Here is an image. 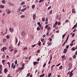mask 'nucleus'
Listing matches in <instances>:
<instances>
[{"mask_svg": "<svg viewBox=\"0 0 77 77\" xmlns=\"http://www.w3.org/2000/svg\"><path fill=\"white\" fill-rule=\"evenodd\" d=\"M57 23H58L57 21H56V22H55V23L54 24L56 26V25H57Z\"/></svg>", "mask_w": 77, "mask_h": 77, "instance_id": "72a5a7b5", "label": "nucleus"}, {"mask_svg": "<svg viewBox=\"0 0 77 77\" xmlns=\"http://www.w3.org/2000/svg\"><path fill=\"white\" fill-rule=\"evenodd\" d=\"M64 57H65V55H63V56H62L61 57L62 59H63V58H64Z\"/></svg>", "mask_w": 77, "mask_h": 77, "instance_id": "09e8293b", "label": "nucleus"}, {"mask_svg": "<svg viewBox=\"0 0 77 77\" xmlns=\"http://www.w3.org/2000/svg\"><path fill=\"white\" fill-rule=\"evenodd\" d=\"M42 21H45V19L44 18V17H43L42 18Z\"/></svg>", "mask_w": 77, "mask_h": 77, "instance_id": "c9c22d12", "label": "nucleus"}, {"mask_svg": "<svg viewBox=\"0 0 77 77\" xmlns=\"http://www.w3.org/2000/svg\"><path fill=\"white\" fill-rule=\"evenodd\" d=\"M8 4L10 6H14V4L10 2H8Z\"/></svg>", "mask_w": 77, "mask_h": 77, "instance_id": "7ed1b4c3", "label": "nucleus"}, {"mask_svg": "<svg viewBox=\"0 0 77 77\" xmlns=\"http://www.w3.org/2000/svg\"><path fill=\"white\" fill-rule=\"evenodd\" d=\"M63 68L62 66H61L59 68V69H62Z\"/></svg>", "mask_w": 77, "mask_h": 77, "instance_id": "a211bd4d", "label": "nucleus"}, {"mask_svg": "<svg viewBox=\"0 0 77 77\" xmlns=\"http://www.w3.org/2000/svg\"><path fill=\"white\" fill-rule=\"evenodd\" d=\"M2 2L3 4H5L6 3V1L5 0H2Z\"/></svg>", "mask_w": 77, "mask_h": 77, "instance_id": "9b49d317", "label": "nucleus"}, {"mask_svg": "<svg viewBox=\"0 0 77 77\" xmlns=\"http://www.w3.org/2000/svg\"><path fill=\"white\" fill-rule=\"evenodd\" d=\"M2 58H3V59H5V55L2 56Z\"/></svg>", "mask_w": 77, "mask_h": 77, "instance_id": "a19ab883", "label": "nucleus"}, {"mask_svg": "<svg viewBox=\"0 0 77 77\" xmlns=\"http://www.w3.org/2000/svg\"><path fill=\"white\" fill-rule=\"evenodd\" d=\"M38 62L34 61L33 64H34V65H36V64H38Z\"/></svg>", "mask_w": 77, "mask_h": 77, "instance_id": "9d476101", "label": "nucleus"}, {"mask_svg": "<svg viewBox=\"0 0 77 77\" xmlns=\"http://www.w3.org/2000/svg\"><path fill=\"white\" fill-rule=\"evenodd\" d=\"M2 48H3V49L5 50H7V48H6V47H3Z\"/></svg>", "mask_w": 77, "mask_h": 77, "instance_id": "bb28decb", "label": "nucleus"}, {"mask_svg": "<svg viewBox=\"0 0 77 77\" xmlns=\"http://www.w3.org/2000/svg\"><path fill=\"white\" fill-rule=\"evenodd\" d=\"M35 46H36V45L35 44L33 45H32V47H35Z\"/></svg>", "mask_w": 77, "mask_h": 77, "instance_id": "3c124183", "label": "nucleus"}, {"mask_svg": "<svg viewBox=\"0 0 77 77\" xmlns=\"http://www.w3.org/2000/svg\"><path fill=\"white\" fill-rule=\"evenodd\" d=\"M17 53H18V51L17 50H15L14 52V54H15Z\"/></svg>", "mask_w": 77, "mask_h": 77, "instance_id": "f3484780", "label": "nucleus"}, {"mask_svg": "<svg viewBox=\"0 0 77 77\" xmlns=\"http://www.w3.org/2000/svg\"><path fill=\"white\" fill-rule=\"evenodd\" d=\"M9 30H10V32H13L14 31V28H9Z\"/></svg>", "mask_w": 77, "mask_h": 77, "instance_id": "423d86ee", "label": "nucleus"}, {"mask_svg": "<svg viewBox=\"0 0 77 77\" xmlns=\"http://www.w3.org/2000/svg\"><path fill=\"white\" fill-rule=\"evenodd\" d=\"M52 59V55H51L50 56V60H51Z\"/></svg>", "mask_w": 77, "mask_h": 77, "instance_id": "473e14b6", "label": "nucleus"}, {"mask_svg": "<svg viewBox=\"0 0 77 77\" xmlns=\"http://www.w3.org/2000/svg\"><path fill=\"white\" fill-rule=\"evenodd\" d=\"M40 29H42V30H43V26H40Z\"/></svg>", "mask_w": 77, "mask_h": 77, "instance_id": "58836bf2", "label": "nucleus"}, {"mask_svg": "<svg viewBox=\"0 0 77 77\" xmlns=\"http://www.w3.org/2000/svg\"><path fill=\"white\" fill-rule=\"evenodd\" d=\"M72 74H73V73L70 72L69 74V75H70L69 77H72Z\"/></svg>", "mask_w": 77, "mask_h": 77, "instance_id": "ddd939ff", "label": "nucleus"}, {"mask_svg": "<svg viewBox=\"0 0 77 77\" xmlns=\"http://www.w3.org/2000/svg\"><path fill=\"white\" fill-rule=\"evenodd\" d=\"M74 27V28H75H75H76L77 27V25H75L74 26H73Z\"/></svg>", "mask_w": 77, "mask_h": 77, "instance_id": "864d4df0", "label": "nucleus"}, {"mask_svg": "<svg viewBox=\"0 0 77 77\" xmlns=\"http://www.w3.org/2000/svg\"><path fill=\"white\" fill-rule=\"evenodd\" d=\"M45 21H48V18L46 17V18Z\"/></svg>", "mask_w": 77, "mask_h": 77, "instance_id": "603ef678", "label": "nucleus"}, {"mask_svg": "<svg viewBox=\"0 0 77 77\" xmlns=\"http://www.w3.org/2000/svg\"><path fill=\"white\" fill-rule=\"evenodd\" d=\"M41 41L42 42H43V41H44V38H42L41 39Z\"/></svg>", "mask_w": 77, "mask_h": 77, "instance_id": "a18cd8bd", "label": "nucleus"}, {"mask_svg": "<svg viewBox=\"0 0 77 77\" xmlns=\"http://www.w3.org/2000/svg\"><path fill=\"white\" fill-rule=\"evenodd\" d=\"M32 9H33L35 8V5H33L32 6Z\"/></svg>", "mask_w": 77, "mask_h": 77, "instance_id": "6ab92c4d", "label": "nucleus"}, {"mask_svg": "<svg viewBox=\"0 0 77 77\" xmlns=\"http://www.w3.org/2000/svg\"><path fill=\"white\" fill-rule=\"evenodd\" d=\"M44 75H45V74H43L42 75L41 77H44Z\"/></svg>", "mask_w": 77, "mask_h": 77, "instance_id": "0e129e2a", "label": "nucleus"}, {"mask_svg": "<svg viewBox=\"0 0 77 77\" xmlns=\"http://www.w3.org/2000/svg\"><path fill=\"white\" fill-rule=\"evenodd\" d=\"M73 57L74 59H75V57H76V56L75 55H73Z\"/></svg>", "mask_w": 77, "mask_h": 77, "instance_id": "13d9d810", "label": "nucleus"}, {"mask_svg": "<svg viewBox=\"0 0 77 77\" xmlns=\"http://www.w3.org/2000/svg\"><path fill=\"white\" fill-rule=\"evenodd\" d=\"M13 69H14V68H15V67H16V65H14V66L13 67Z\"/></svg>", "mask_w": 77, "mask_h": 77, "instance_id": "e433bc0d", "label": "nucleus"}, {"mask_svg": "<svg viewBox=\"0 0 77 77\" xmlns=\"http://www.w3.org/2000/svg\"><path fill=\"white\" fill-rule=\"evenodd\" d=\"M69 35H68L66 39H67V40H68V38H69Z\"/></svg>", "mask_w": 77, "mask_h": 77, "instance_id": "ea45409f", "label": "nucleus"}, {"mask_svg": "<svg viewBox=\"0 0 77 77\" xmlns=\"http://www.w3.org/2000/svg\"><path fill=\"white\" fill-rule=\"evenodd\" d=\"M60 65V63H59V64H58L56 66H59Z\"/></svg>", "mask_w": 77, "mask_h": 77, "instance_id": "bf43d9fd", "label": "nucleus"}, {"mask_svg": "<svg viewBox=\"0 0 77 77\" xmlns=\"http://www.w3.org/2000/svg\"><path fill=\"white\" fill-rule=\"evenodd\" d=\"M20 11H21V8H19V10L18 11V12H20Z\"/></svg>", "mask_w": 77, "mask_h": 77, "instance_id": "79ce46f5", "label": "nucleus"}, {"mask_svg": "<svg viewBox=\"0 0 77 77\" xmlns=\"http://www.w3.org/2000/svg\"><path fill=\"white\" fill-rule=\"evenodd\" d=\"M6 11L7 12V14H10L11 12V11L8 9H6Z\"/></svg>", "mask_w": 77, "mask_h": 77, "instance_id": "f257e3e1", "label": "nucleus"}, {"mask_svg": "<svg viewBox=\"0 0 77 77\" xmlns=\"http://www.w3.org/2000/svg\"><path fill=\"white\" fill-rule=\"evenodd\" d=\"M72 64L71 63H69V68H72V65H71Z\"/></svg>", "mask_w": 77, "mask_h": 77, "instance_id": "2eb2a0df", "label": "nucleus"}, {"mask_svg": "<svg viewBox=\"0 0 77 77\" xmlns=\"http://www.w3.org/2000/svg\"><path fill=\"white\" fill-rule=\"evenodd\" d=\"M41 42H40V41H39L38 42V45H39V46L40 47V46H41Z\"/></svg>", "mask_w": 77, "mask_h": 77, "instance_id": "4468645a", "label": "nucleus"}, {"mask_svg": "<svg viewBox=\"0 0 77 77\" xmlns=\"http://www.w3.org/2000/svg\"><path fill=\"white\" fill-rule=\"evenodd\" d=\"M5 62V60H2V63H4Z\"/></svg>", "mask_w": 77, "mask_h": 77, "instance_id": "680f3d73", "label": "nucleus"}, {"mask_svg": "<svg viewBox=\"0 0 77 77\" xmlns=\"http://www.w3.org/2000/svg\"><path fill=\"white\" fill-rule=\"evenodd\" d=\"M14 63H12L11 64V67H13V66H14Z\"/></svg>", "mask_w": 77, "mask_h": 77, "instance_id": "5fc2aeb1", "label": "nucleus"}, {"mask_svg": "<svg viewBox=\"0 0 77 77\" xmlns=\"http://www.w3.org/2000/svg\"><path fill=\"white\" fill-rule=\"evenodd\" d=\"M51 9V6H50V7L48 8V10H49V9Z\"/></svg>", "mask_w": 77, "mask_h": 77, "instance_id": "4d7b16f0", "label": "nucleus"}, {"mask_svg": "<svg viewBox=\"0 0 77 77\" xmlns=\"http://www.w3.org/2000/svg\"><path fill=\"white\" fill-rule=\"evenodd\" d=\"M1 33L2 35H5V34H3V32H2Z\"/></svg>", "mask_w": 77, "mask_h": 77, "instance_id": "49530a36", "label": "nucleus"}, {"mask_svg": "<svg viewBox=\"0 0 77 77\" xmlns=\"http://www.w3.org/2000/svg\"><path fill=\"white\" fill-rule=\"evenodd\" d=\"M10 76H11V75H10V74H9L8 75L7 77H10Z\"/></svg>", "mask_w": 77, "mask_h": 77, "instance_id": "e2e57ef3", "label": "nucleus"}, {"mask_svg": "<svg viewBox=\"0 0 77 77\" xmlns=\"http://www.w3.org/2000/svg\"><path fill=\"white\" fill-rule=\"evenodd\" d=\"M20 42H19L18 44V47H19V46H20Z\"/></svg>", "mask_w": 77, "mask_h": 77, "instance_id": "052dcab7", "label": "nucleus"}, {"mask_svg": "<svg viewBox=\"0 0 77 77\" xmlns=\"http://www.w3.org/2000/svg\"><path fill=\"white\" fill-rule=\"evenodd\" d=\"M51 74H52V73H50L48 74V77H50V76L51 75Z\"/></svg>", "mask_w": 77, "mask_h": 77, "instance_id": "aec40b11", "label": "nucleus"}, {"mask_svg": "<svg viewBox=\"0 0 77 77\" xmlns=\"http://www.w3.org/2000/svg\"><path fill=\"white\" fill-rule=\"evenodd\" d=\"M66 48H69V45H67L66 47Z\"/></svg>", "mask_w": 77, "mask_h": 77, "instance_id": "de8ad7c7", "label": "nucleus"}, {"mask_svg": "<svg viewBox=\"0 0 77 77\" xmlns=\"http://www.w3.org/2000/svg\"><path fill=\"white\" fill-rule=\"evenodd\" d=\"M27 49V48L25 47L23 49V50H24V51H26V50Z\"/></svg>", "mask_w": 77, "mask_h": 77, "instance_id": "4be33fe9", "label": "nucleus"}, {"mask_svg": "<svg viewBox=\"0 0 77 77\" xmlns=\"http://www.w3.org/2000/svg\"><path fill=\"white\" fill-rule=\"evenodd\" d=\"M8 72V69H4V72L5 73H6V72Z\"/></svg>", "mask_w": 77, "mask_h": 77, "instance_id": "f8f14e48", "label": "nucleus"}, {"mask_svg": "<svg viewBox=\"0 0 77 77\" xmlns=\"http://www.w3.org/2000/svg\"><path fill=\"white\" fill-rule=\"evenodd\" d=\"M23 9L24 11H26V10H27V8L26 7Z\"/></svg>", "mask_w": 77, "mask_h": 77, "instance_id": "4c0bfd02", "label": "nucleus"}, {"mask_svg": "<svg viewBox=\"0 0 77 77\" xmlns=\"http://www.w3.org/2000/svg\"><path fill=\"white\" fill-rule=\"evenodd\" d=\"M15 64L17 65V60H16L15 62Z\"/></svg>", "mask_w": 77, "mask_h": 77, "instance_id": "8fccbe9b", "label": "nucleus"}, {"mask_svg": "<svg viewBox=\"0 0 77 77\" xmlns=\"http://www.w3.org/2000/svg\"><path fill=\"white\" fill-rule=\"evenodd\" d=\"M22 66H23V67H24V63H23L22 65Z\"/></svg>", "mask_w": 77, "mask_h": 77, "instance_id": "6e6d98bb", "label": "nucleus"}, {"mask_svg": "<svg viewBox=\"0 0 77 77\" xmlns=\"http://www.w3.org/2000/svg\"><path fill=\"white\" fill-rule=\"evenodd\" d=\"M4 8H5V6L4 5H0V8H2V9H3Z\"/></svg>", "mask_w": 77, "mask_h": 77, "instance_id": "1a4fd4ad", "label": "nucleus"}, {"mask_svg": "<svg viewBox=\"0 0 77 77\" xmlns=\"http://www.w3.org/2000/svg\"><path fill=\"white\" fill-rule=\"evenodd\" d=\"M21 35H22V36H24L26 35V32L25 31H23L21 33Z\"/></svg>", "mask_w": 77, "mask_h": 77, "instance_id": "f03ea898", "label": "nucleus"}, {"mask_svg": "<svg viewBox=\"0 0 77 77\" xmlns=\"http://www.w3.org/2000/svg\"><path fill=\"white\" fill-rule=\"evenodd\" d=\"M47 27H48V25H46L45 26V29H47Z\"/></svg>", "mask_w": 77, "mask_h": 77, "instance_id": "2f4dec72", "label": "nucleus"}, {"mask_svg": "<svg viewBox=\"0 0 77 77\" xmlns=\"http://www.w3.org/2000/svg\"><path fill=\"white\" fill-rule=\"evenodd\" d=\"M37 30H41V29L39 28V27H38L37 28Z\"/></svg>", "mask_w": 77, "mask_h": 77, "instance_id": "393cba45", "label": "nucleus"}, {"mask_svg": "<svg viewBox=\"0 0 77 77\" xmlns=\"http://www.w3.org/2000/svg\"><path fill=\"white\" fill-rule=\"evenodd\" d=\"M40 52V50H39L37 51V53H39Z\"/></svg>", "mask_w": 77, "mask_h": 77, "instance_id": "f704fd0d", "label": "nucleus"}, {"mask_svg": "<svg viewBox=\"0 0 77 77\" xmlns=\"http://www.w3.org/2000/svg\"><path fill=\"white\" fill-rule=\"evenodd\" d=\"M56 25L54 24L53 25V27H54L55 28L56 27Z\"/></svg>", "mask_w": 77, "mask_h": 77, "instance_id": "338daca9", "label": "nucleus"}, {"mask_svg": "<svg viewBox=\"0 0 77 77\" xmlns=\"http://www.w3.org/2000/svg\"><path fill=\"white\" fill-rule=\"evenodd\" d=\"M51 44H52V43H50L48 45H49V46L51 45Z\"/></svg>", "mask_w": 77, "mask_h": 77, "instance_id": "69168bd1", "label": "nucleus"}, {"mask_svg": "<svg viewBox=\"0 0 77 77\" xmlns=\"http://www.w3.org/2000/svg\"><path fill=\"white\" fill-rule=\"evenodd\" d=\"M74 47L72 48V49L71 50L72 51H74L75 50V48H74Z\"/></svg>", "mask_w": 77, "mask_h": 77, "instance_id": "5701e85b", "label": "nucleus"}, {"mask_svg": "<svg viewBox=\"0 0 77 77\" xmlns=\"http://www.w3.org/2000/svg\"><path fill=\"white\" fill-rule=\"evenodd\" d=\"M57 20H60V19H61V17H59V15H57Z\"/></svg>", "mask_w": 77, "mask_h": 77, "instance_id": "20e7f679", "label": "nucleus"}, {"mask_svg": "<svg viewBox=\"0 0 77 77\" xmlns=\"http://www.w3.org/2000/svg\"><path fill=\"white\" fill-rule=\"evenodd\" d=\"M44 0H40V1H39V3H41V2H44Z\"/></svg>", "mask_w": 77, "mask_h": 77, "instance_id": "7c9ffc66", "label": "nucleus"}, {"mask_svg": "<svg viewBox=\"0 0 77 77\" xmlns=\"http://www.w3.org/2000/svg\"><path fill=\"white\" fill-rule=\"evenodd\" d=\"M72 12L73 14H75L76 12H75V9H72Z\"/></svg>", "mask_w": 77, "mask_h": 77, "instance_id": "0eeeda50", "label": "nucleus"}, {"mask_svg": "<svg viewBox=\"0 0 77 77\" xmlns=\"http://www.w3.org/2000/svg\"><path fill=\"white\" fill-rule=\"evenodd\" d=\"M25 5V2H23L21 3V5L23 6V5Z\"/></svg>", "mask_w": 77, "mask_h": 77, "instance_id": "412c9836", "label": "nucleus"}, {"mask_svg": "<svg viewBox=\"0 0 77 77\" xmlns=\"http://www.w3.org/2000/svg\"><path fill=\"white\" fill-rule=\"evenodd\" d=\"M6 38H4L3 39V42H6Z\"/></svg>", "mask_w": 77, "mask_h": 77, "instance_id": "cd10ccee", "label": "nucleus"}, {"mask_svg": "<svg viewBox=\"0 0 77 77\" xmlns=\"http://www.w3.org/2000/svg\"><path fill=\"white\" fill-rule=\"evenodd\" d=\"M25 17V16L24 15H22L21 16V18H24Z\"/></svg>", "mask_w": 77, "mask_h": 77, "instance_id": "b1692460", "label": "nucleus"}, {"mask_svg": "<svg viewBox=\"0 0 77 77\" xmlns=\"http://www.w3.org/2000/svg\"><path fill=\"white\" fill-rule=\"evenodd\" d=\"M36 14H34L33 16V20H35L36 19V18H36Z\"/></svg>", "mask_w": 77, "mask_h": 77, "instance_id": "39448f33", "label": "nucleus"}, {"mask_svg": "<svg viewBox=\"0 0 77 77\" xmlns=\"http://www.w3.org/2000/svg\"><path fill=\"white\" fill-rule=\"evenodd\" d=\"M21 12H24V11L23 9L21 10Z\"/></svg>", "mask_w": 77, "mask_h": 77, "instance_id": "c03bdc74", "label": "nucleus"}, {"mask_svg": "<svg viewBox=\"0 0 77 77\" xmlns=\"http://www.w3.org/2000/svg\"><path fill=\"white\" fill-rule=\"evenodd\" d=\"M51 29V27H49L48 28L47 30H50Z\"/></svg>", "mask_w": 77, "mask_h": 77, "instance_id": "c85d7f7f", "label": "nucleus"}, {"mask_svg": "<svg viewBox=\"0 0 77 77\" xmlns=\"http://www.w3.org/2000/svg\"><path fill=\"white\" fill-rule=\"evenodd\" d=\"M66 52H67V49L65 48L64 50L63 53H66Z\"/></svg>", "mask_w": 77, "mask_h": 77, "instance_id": "6e6552de", "label": "nucleus"}, {"mask_svg": "<svg viewBox=\"0 0 77 77\" xmlns=\"http://www.w3.org/2000/svg\"><path fill=\"white\" fill-rule=\"evenodd\" d=\"M65 22L66 23H68V20H66Z\"/></svg>", "mask_w": 77, "mask_h": 77, "instance_id": "774afa93", "label": "nucleus"}, {"mask_svg": "<svg viewBox=\"0 0 77 77\" xmlns=\"http://www.w3.org/2000/svg\"><path fill=\"white\" fill-rule=\"evenodd\" d=\"M6 37L7 39H9L10 38V36L8 35L6 36Z\"/></svg>", "mask_w": 77, "mask_h": 77, "instance_id": "dca6fc26", "label": "nucleus"}, {"mask_svg": "<svg viewBox=\"0 0 77 77\" xmlns=\"http://www.w3.org/2000/svg\"><path fill=\"white\" fill-rule=\"evenodd\" d=\"M49 41H50V42H51V41H52V39H51V38H49Z\"/></svg>", "mask_w": 77, "mask_h": 77, "instance_id": "37998d69", "label": "nucleus"}, {"mask_svg": "<svg viewBox=\"0 0 77 77\" xmlns=\"http://www.w3.org/2000/svg\"><path fill=\"white\" fill-rule=\"evenodd\" d=\"M1 51H3V52H4L5 51V49H3V48H2L1 49Z\"/></svg>", "mask_w": 77, "mask_h": 77, "instance_id": "a878e982", "label": "nucleus"}, {"mask_svg": "<svg viewBox=\"0 0 77 77\" xmlns=\"http://www.w3.org/2000/svg\"><path fill=\"white\" fill-rule=\"evenodd\" d=\"M65 35H66V34H64V35H62V38H63V37H65Z\"/></svg>", "mask_w": 77, "mask_h": 77, "instance_id": "c756f323", "label": "nucleus"}]
</instances>
